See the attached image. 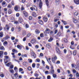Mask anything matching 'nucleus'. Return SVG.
<instances>
[{
  "mask_svg": "<svg viewBox=\"0 0 79 79\" xmlns=\"http://www.w3.org/2000/svg\"><path fill=\"white\" fill-rule=\"evenodd\" d=\"M23 64L24 66L26 67V66H27L28 65V63L27 62H24L23 63Z\"/></svg>",
  "mask_w": 79,
  "mask_h": 79,
  "instance_id": "nucleus-3",
  "label": "nucleus"
},
{
  "mask_svg": "<svg viewBox=\"0 0 79 79\" xmlns=\"http://www.w3.org/2000/svg\"><path fill=\"white\" fill-rule=\"evenodd\" d=\"M77 67H79V61H77Z\"/></svg>",
  "mask_w": 79,
  "mask_h": 79,
  "instance_id": "nucleus-43",
  "label": "nucleus"
},
{
  "mask_svg": "<svg viewBox=\"0 0 79 79\" xmlns=\"http://www.w3.org/2000/svg\"><path fill=\"white\" fill-rule=\"evenodd\" d=\"M35 32L36 34H39L40 33V31L39 30H36L35 31Z\"/></svg>",
  "mask_w": 79,
  "mask_h": 79,
  "instance_id": "nucleus-21",
  "label": "nucleus"
},
{
  "mask_svg": "<svg viewBox=\"0 0 79 79\" xmlns=\"http://www.w3.org/2000/svg\"><path fill=\"white\" fill-rule=\"evenodd\" d=\"M76 53H77V51H76V50H74L73 52V55H74L75 56V55H76Z\"/></svg>",
  "mask_w": 79,
  "mask_h": 79,
  "instance_id": "nucleus-18",
  "label": "nucleus"
},
{
  "mask_svg": "<svg viewBox=\"0 0 79 79\" xmlns=\"http://www.w3.org/2000/svg\"><path fill=\"white\" fill-rule=\"evenodd\" d=\"M40 37L43 38V37H44V33H42L40 34Z\"/></svg>",
  "mask_w": 79,
  "mask_h": 79,
  "instance_id": "nucleus-22",
  "label": "nucleus"
},
{
  "mask_svg": "<svg viewBox=\"0 0 79 79\" xmlns=\"http://www.w3.org/2000/svg\"><path fill=\"white\" fill-rule=\"evenodd\" d=\"M11 9H9L8 11L9 14H11Z\"/></svg>",
  "mask_w": 79,
  "mask_h": 79,
  "instance_id": "nucleus-35",
  "label": "nucleus"
},
{
  "mask_svg": "<svg viewBox=\"0 0 79 79\" xmlns=\"http://www.w3.org/2000/svg\"><path fill=\"white\" fill-rule=\"evenodd\" d=\"M39 6L40 8H42V1H41V0H40V1Z\"/></svg>",
  "mask_w": 79,
  "mask_h": 79,
  "instance_id": "nucleus-4",
  "label": "nucleus"
},
{
  "mask_svg": "<svg viewBox=\"0 0 79 79\" xmlns=\"http://www.w3.org/2000/svg\"><path fill=\"white\" fill-rule=\"evenodd\" d=\"M8 39H10V36H9L8 35H6L5 38H3L1 40L2 42H4L5 40H6Z\"/></svg>",
  "mask_w": 79,
  "mask_h": 79,
  "instance_id": "nucleus-1",
  "label": "nucleus"
},
{
  "mask_svg": "<svg viewBox=\"0 0 79 79\" xmlns=\"http://www.w3.org/2000/svg\"><path fill=\"white\" fill-rule=\"evenodd\" d=\"M16 16L17 17H18V16H19V14L18 13H17L16 14Z\"/></svg>",
  "mask_w": 79,
  "mask_h": 79,
  "instance_id": "nucleus-61",
  "label": "nucleus"
},
{
  "mask_svg": "<svg viewBox=\"0 0 79 79\" xmlns=\"http://www.w3.org/2000/svg\"><path fill=\"white\" fill-rule=\"evenodd\" d=\"M10 20L11 22H14V21H15V19L13 17H12L11 18Z\"/></svg>",
  "mask_w": 79,
  "mask_h": 79,
  "instance_id": "nucleus-13",
  "label": "nucleus"
},
{
  "mask_svg": "<svg viewBox=\"0 0 79 79\" xmlns=\"http://www.w3.org/2000/svg\"><path fill=\"white\" fill-rule=\"evenodd\" d=\"M12 52H17V51L15 50V49H13L12 50Z\"/></svg>",
  "mask_w": 79,
  "mask_h": 79,
  "instance_id": "nucleus-53",
  "label": "nucleus"
},
{
  "mask_svg": "<svg viewBox=\"0 0 79 79\" xmlns=\"http://www.w3.org/2000/svg\"><path fill=\"white\" fill-rule=\"evenodd\" d=\"M31 44H34V43L35 42V39H33L31 40Z\"/></svg>",
  "mask_w": 79,
  "mask_h": 79,
  "instance_id": "nucleus-12",
  "label": "nucleus"
},
{
  "mask_svg": "<svg viewBox=\"0 0 79 79\" xmlns=\"http://www.w3.org/2000/svg\"><path fill=\"white\" fill-rule=\"evenodd\" d=\"M28 63H32V60L31 59H29L28 60Z\"/></svg>",
  "mask_w": 79,
  "mask_h": 79,
  "instance_id": "nucleus-24",
  "label": "nucleus"
},
{
  "mask_svg": "<svg viewBox=\"0 0 79 79\" xmlns=\"http://www.w3.org/2000/svg\"><path fill=\"white\" fill-rule=\"evenodd\" d=\"M64 42H65V43H67V42H68V40L66 38H65L64 39Z\"/></svg>",
  "mask_w": 79,
  "mask_h": 79,
  "instance_id": "nucleus-37",
  "label": "nucleus"
},
{
  "mask_svg": "<svg viewBox=\"0 0 79 79\" xmlns=\"http://www.w3.org/2000/svg\"><path fill=\"white\" fill-rule=\"evenodd\" d=\"M42 79V77H39V78H38V77H36L35 78V79Z\"/></svg>",
  "mask_w": 79,
  "mask_h": 79,
  "instance_id": "nucleus-54",
  "label": "nucleus"
},
{
  "mask_svg": "<svg viewBox=\"0 0 79 79\" xmlns=\"http://www.w3.org/2000/svg\"><path fill=\"white\" fill-rule=\"evenodd\" d=\"M6 4V2L5 1H3L2 3V5L3 6V5H5Z\"/></svg>",
  "mask_w": 79,
  "mask_h": 79,
  "instance_id": "nucleus-41",
  "label": "nucleus"
},
{
  "mask_svg": "<svg viewBox=\"0 0 79 79\" xmlns=\"http://www.w3.org/2000/svg\"><path fill=\"white\" fill-rule=\"evenodd\" d=\"M35 64L33 63L32 64V67L33 68H35Z\"/></svg>",
  "mask_w": 79,
  "mask_h": 79,
  "instance_id": "nucleus-48",
  "label": "nucleus"
},
{
  "mask_svg": "<svg viewBox=\"0 0 79 79\" xmlns=\"http://www.w3.org/2000/svg\"><path fill=\"white\" fill-rule=\"evenodd\" d=\"M53 40V38L50 37L49 39L48 40V42H52V40Z\"/></svg>",
  "mask_w": 79,
  "mask_h": 79,
  "instance_id": "nucleus-30",
  "label": "nucleus"
},
{
  "mask_svg": "<svg viewBox=\"0 0 79 79\" xmlns=\"http://www.w3.org/2000/svg\"><path fill=\"white\" fill-rule=\"evenodd\" d=\"M0 37H3V32L0 33Z\"/></svg>",
  "mask_w": 79,
  "mask_h": 79,
  "instance_id": "nucleus-38",
  "label": "nucleus"
},
{
  "mask_svg": "<svg viewBox=\"0 0 79 79\" xmlns=\"http://www.w3.org/2000/svg\"><path fill=\"white\" fill-rule=\"evenodd\" d=\"M56 50L57 52L59 54H60V50L58 48L56 47Z\"/></svg>",
  "mask_w": 79,
  "mask_h": 79,
  "instance_id": "nucleus-5",
  "label": "nucleus"
},
{
  "mask_svg": "<svg viewBox=\"0 0 79 79\" xmlns=\"http://www.w3.org/2000/svg\"><path fill=\"white\" fill-rule=\"evenodd\" d=\"M13 67H14L13 65H11L10 66V69H13Z\"/></svg>",
  "mask_w": 79,
  "mask_h": 79,
  "instance_id": "nucleus-55",
  "label": "nucleus"
},
{
  "mask_svg": "<svg viewBox=\"0 0 79 79\" xmlns=\"http://www.w3.org/2000/svg\"><path fill=\"white\" fill-rule=\"evenodd\" d=\"M23 69L21 68H19V72H20V71H23Z\"/></svg>",
  "mask_w": 79,
  "mask_h": 79,
  "instance_id": "nucleus-45",
  "label": "nucleus"
},
{
  "mask_svg": "<svg viewBox=\"0 0 79 79\" xmlns=\"http://www.w3.org/2000/svg\"><path fill=\"white\" fill-rule=\"evenodd\" d=\"M76 76L77 78H78V77H79V73H77L76 74Z\"/></svg>",
  "mask_w": 79,
  "mask_h": 79,
  "instance_id": "nucleus-42",
  "label": "nucleus"
},
{
  "mask_svg": "<svg viewBox=\"0 0 79 79\" xmlns=\"http://www.w3.org/2000/svg\"><path fill=\"white\" fill-rule=\"evenodd\" d=\"M10 72L11 73H13L14 72V70L13 69H11L10 70Z\"/></svg>",
  "mask_w": 79,
  "mask_h": 79,
  "instance_id": "nucleus-47",
  "label": "nucleus"
},
{
  "mask_svg": "<svg viewBox=\"0 0 79 79\" xmlns=\"http://www.w3.org/2000/svg\"><path fill=\"white\" fill-rule=\"evenodd\" d=\"M48 19L47 18H46V17H44L43 18V20L44 21V22H46V21H47Z\"/></svg>",
  "mask_w": 79,
  "mask_h": 79,
  "instance_id": "nucleus-20",
  "label": "nucleus"
},
{
  "mask_svg": "<svg viewBox=\"0 0 79 79\" xmlns=\"http://www.w3.org/2000/svg\"><path fill=\"white\" fill-rule=\"evenodd\" d=\"M61 21L62 23L64 24V25H66V24H67V22H66L65 21H64L63 20H62Z\"/></svg>",
  "mask_w": 79,
  "mask_h": 79,
  "instance_id": "nucleus-19",
  "label": "nucleus"
},
{
  "mask_svg": "<svg viewBox=\"0 0 79 79\" xmlns=\"http://www.w3.org/2000/svg\"><path fill=\"white\" fill-rule=\"evenodd\" d=\"M46 3V5L48 6V0H45Z\"/></svg>",
  "mask_w": 79,
  "mask_h": 79,
  "instance_id": "nucleus-25",
  "label": "nucleus"
},
{
  "mask_svg": "<svg viewBox=\"0 0 79 79\" xmlns=\"http://www.w3.org/2000/svg\"><path fill=\"white\" fill-rule=\"evenodd\" d=\"M74 2L77 5H79V0H74Z\"/></svg>",
  "mask_w": 79,
  "mask_h": 79,
  "instance_id": "nucleus-10",
  "label": "nucleus"
},
{
  "mask_svg": "<svg viewBox=\"0 0 79 79\" xmlns=\"http://www.w3.org/2000/svg\"><path fill=\"white\" fill-rule=\"evenodd\" d=\"M52 74V76L54 78H56V77L57 76L56 75V74L53 73V74Z\"/></svg>",
  "mask_w": 79,
  "mask_h": 79,
  "instance_id": "nucleus-32",
  "label": "nucleus"
},
{
  "mask_svg": "<svg viewBox=\"0 0 79 79\" xmlns=\"http://www.w3.org/2000/svg\"><path fill=\"white\" fill-rule=\"evenodd\" d=\"M79 13H78V12H76L74 13V15L75 16H77L78 15Z\"/></svg>",
  "mask_w": 79,
  "mask_h": 79,
  "instance_id": "nucleus-29",
  "label": "nucleus"
},
{
  "mask_svg": "<svg viewBox=\"0 0 79 79\" xmlns=\"http://www.w3.org/2000/svg\"><path fill=\"white\" fill-rule=\"evenodd\" d=\"M31 53L32 55V56H33V57H34V58H35V57L36 56V55H35V53H34V52H32Z\"/></svg>",
  "mask_w": 79,
  "mask_h": 79,
  "instance_id": "nucleus-8",
  "label": "nucleus"
},
{
  "mask_svg": "<svg viewBox=\"0 0 79 79\" xmlns=\"http://www.w3.org/2000/svg\"><path fill=\"white\" fill-rule=\"evenodd\" d=\"M57 59V57L55 56L54 57H52V60L53 63H55V60Z\"/></svg>",
  "mask_w": 79,
  "mask_h": 79,
  "instance_id": "nucleus-2",
  "label": "nucleus"
},
{
  "mask_svg": "<svg viewBox=\"0 0 79 79\" xmlns=\"http://www.w3.org/2000/svg\"><path fill=\"white\" fill-rule=\"evenodd\" d=\"M23 15H24L25 16V17H27V15H28V14H27V12L26 11H23Z\"/></svg>",
  "mask_w": 79,
  "mask_h": 79,
  "instance_id": "nucleus-6",
  "label": "nucleus"
},
{
  "mask_svg": "<svg viewBox=\"0 0 79 79\" xmlns=\"http://www.w3.org/2000/svg\"><path fill=\"white\" fill-rule=\"evenodd\" d=\"M48 71H46L45 72V74H48Z\"/></svg>",
  "mask_w": 79,
  "mask_h": 79,
  "instance_id": "nucleus-60",
  "label": "nucleus"
},
{
  "mask_svg": "<svg viewBox=\"0 0 79 79\" xmlns=\"http://www.w3.org/2000/svg\"><path fill=\"white\" fill-rule=\"evenodd\" d=\"M46 68H47L48 69H49V66L47 65L46 66Z\"/></svg>",
  "mask_w": 79,
  "mask_h": 79,
  "instance_id": "nucleus-64",
  "label": "nucleus"
},
{
  "mask_svg": "<svg viewBox=\"0 0 79 79\" xmlns=\"http://www.w3.org/2000/svg\"><path fill=\"white\" fill-rule=\"evenodd\" d=\"M26 37H24L23 38V41L24 42V41H26Z\"/></svg>",
  "mask_w": 79,
  "mask_h": 79,
  "instance_id": "nucleus-62",
  "label": "nucleus"
},
{
  "mask_svg": "<svg viewBox=\"0 0 79 79\" xmlns=\"http://www.w3.org/2000/svg\"><path fill=\"white\" fill-rule=\"evenodd\" d=\"M32 16H33V17H34L35 18L36 16H37V14H36V13L33 12L32 13Z\"/></svg>",
  "mask_w": 79,
  "mask_h": 79,
  "instance_id": "nucleus-9",
  "label": "nucleus"
},
{
  "mask_svg": "<svg viewBox=\"0 0 79 79\" xmlns=\"http://www.w3.org/2000/svg\"><path fill=\"white\" fill-rule=\"evenodd\" d=\"M47 79H51V77L50 75H48L47 77Z\"/></svg>",
  "mask_w": 79,
  "mask_h": 79,
  "instance_id": "nucleus-44",
  "label": "nucleus"
},
{
  "mask_svg": "<svg viewBox=\"0 0 79 79\" xmlns=\"http://www.w3.org/2000/svg\"><path fill=\"white\" fill-rule=\"evenodd\" d=\"M17 47L18 48H19V49L20 50H21V49L22 48V46H20L19 44H18L17 45Z\"/></svg>",
  "mask_w": 79,
  "mask_h": 79,
  "instance_id": "nucleus-11",
  "label": "nucleus"
},
{
  "mask_svg": "<svg viewBox=\"0 0 79 79\" xmlns=\"http://www.w3.org/2000/svg\"><path fill=\"white\" fill-rule=\"evenodd\" d=\"M72 47H73V46H72V45H71L70 47V48H71L72 50H74L75 48H73Z\"/></svg>",
  "mask_w": 79,
  "mask_h": 79,
  "instance_id": "nucleus-49",
  "label": "nucleus"
},
{
  "mask_svg": "<svg viewBox=\"0 0 79 79\" xmlns=\"http://www.w3.org/2000/svg\"><path fill=\"white\" fill-rule=\"evenodd\" d=\"M23 19L21 18H19V20H18V22H19V23H22V22H23Z\"/></svg>",
  "mask_w": 79,
  "mask_h": 79,
  "instance_id": "nucleus-16",
  "label": "nucleus"
},
{
  "mask_svg": "<svg viewBox=\"0 0 79 79\" xmlns=\"http://www.w3.org/2000/svg\"><path fill=\"white\" fill-rule=\"evenodd\" d=\"M54 73H55V70H51V71H50L51 74H54Z\"/></svg>",
  "mask_w": 79,
  "mask_h": 79,
  "instance_id": "nucleus-27",
  "label": "nucleus"
},
{
  "mask_svg": "<svg viewBox=\"0 0 79 79\" xmlns=\"http://www.w3.org/2000/svg\"><path fill=\"white\" fill-rule=\"evenodd\" d=\"M30 35H31V34L28 33L27 35V37H30Z\"/></svg>",
  "mask_w": 79,
  "mask_h": 79,
  "instance_id": "nucleus-57",
  "label": "nucleus"
},
{
  "mask_svg": "<svg viewBox=\"0 0 79 79\" xmlns=\"http://www.w3.org/2000/svg\"><path fill=\"white\" fill-rule=\"evenodd\" d=\"M0 77H4V75L3 74H0Z\"/></svg>",
  "mask_w": 79,
  "mask_h": 79,
  "instance_id": "nucleus-52",
  "label": "nucleus"
},
{
  "mask_svg": "<svg viewBox=\"0 0 79 79\" xmlns=\"http://www.w3.org/2000/svg\"><path fill=\"white\" fill-rule=\"evenodd\" d=\"M11 39L12 40H15V37H11Z\"/></svg>",
  "mask_w": 79,
  "mask_h": 79,
  "instance_id": "nucleus-56",
  "label": "nucleus"
},
{
  "mask_svg": "<svg viewBox=\"0 0 79 79\" xmlns=\"http://www.w3.org/2000/svg\"><path fill=\"white\" fill-rule=\"evenodd\" d=\"M7 7H8V8H11L12 7V6L11 5V4H9L7 6Z\"/></svg>",
  "mask_w": 79,
  "mask_h": 79,
  "instance_id": "nucleus-26",
  "label": "nucleus"
},
{
  "mask_svg": "<svg viewBox=\"0 0 79 79\" xmlns=\"http://www.w3.org/2000/svg\"><path fill=\"white\" fill-rule=\"evenodd\" d=\"M14 10L17 11L18 10V7L17 6H15L14 8Z\"/></svg>",
  "mask_w": 79,
  "mask_h": 79,
  "instance_id": "nucleus-17",
  "label": "nucleus"
},
{
  "mask_svg": "<svg viewBox=\"0 0 79 79\" xmlns=\"http://www.w3.org/2000/svg\"><path fill=\"white\" fill-rule=\"evenodd\" d=\"M61 35V32H59L57 34V37H60Z\"/></svg>",
  "mask_w": 79,
  "mask_h": 79,
  "instance_id": "nucleus-31",
  "label": "nucleus"
},
{
  "mask_svg": "<svg viewBox=\"0 0 79 79\" xmlns=\"http://www.w3.org/2000/svg\"><path fill=\"white\" fill-rule=\"evenodd\" d=\"M0 49L1 50H5V49H4V47L3 46H2V47H1Z\"/></svg>",
  "mask_w": 79,
  "mask_h": 79,
  "instance_id": "nucleus-58",
  "label": "nucleus"
},
{
  "mask_svg": "<svg viewBox=\"0 0 79 79\" xmlns=\"http://www.w3.org/2000/svg\"><path fill=\"white\" fill-rule=\"evenodd\" d=\"M3 53V51H0V57H1V56H2Z\"/></svg>",
  "mask_w": 79,
  "mask_h": 79,
  "instance_id": "nucleus-33",
  "label": "nucleus"
},
{
  "mask_svg": "<svg viewBox=\"0 0 79 79\" xmlns=\"http://www.w3.org/2000/svg\"><path fill=\"white\" fill-rule=\"evenodd\" d=\"M33 8L34 10L36 11H37V8L36 7L35 5H33Z\"/></svg>",
  "mask_w": 79,
  "mask_h": 79,
  "instance_id": "nucleus-7",
  "label": "nucleus"
},
{
  "mask_svg": "<svg viewBox=\"0 0 79 79\" xmlns=\"http://www.w3.org/2000/svg\"><path fill=\"white\" fill-rule=\"evenodd\" d=\"M67 51L66 50V49H64V53H66Z\"/></svg>",
  "mask_w": 79,
  "mask_h": 79,
  "instance_id": "nucleus-59",
  "label": "nucleus"
},
{
  "mask_svg": "<svg viewBox=\"0 0 79 79\" xmlns=\"http://www.w3.org/2000/svg\"><path fill=\"white\" fill-rule=\"evenodd\" d=\"M56 2L57 4H59V3H60V0H56Z\"/></svg>",
  "mask_w": 79,
  "mask_h": 79,
  "instance_id": "nucleus-39",
  "label": "nucleus"
},
{
  "mask_svg": "<svg viewBox=\"0 0 79 79\" xmlns=\"http://www.w3.org/2000/svg\"><path fill=\"white\" fill-rule=\"evenodd\" d=\"M23 35H26V32L23 31Z\"/></svg>",
  "mask_w": 79,
  "mask_h": 79,
  "instance_id": "nucleus-63",
  "label": "nucleus"
},
{
  "mask_svg": "<svg viewBox=\"0 0 79 79\" xmlns=\"http://www.w3.org/2000/svg\"><path fill=\"white\" fill-rule=\"evenodd\" d=\"M51 70H54V68H53V67L52 65L51 67Z\"/></svg>",
  "mask_w": 79,
  "mask_h": 79,
  "instance_id": "nucleus-51",
  "label": "nucleus"
},
{
  "mask_svg": "<svg viewBox=\"0 0 79 79\" xmlns=\"http://www.w3.org/2000/svg\"><path fill=\"white\" fill-rule=\"evenodd\" d=\"M39 24H41V25H43V24H44V23H43V22L41 20H39Z\"/></svg>",
  "mask_w": 79,
  "mask_h": 79,
  "instance_id": "nucleus-14",
  "label": "nucleus"
},
{
  "mask_svg": "<svg viewBox=\"0 0 79 79\" xmlns=\"http://www.w3.org/2000/svg\"><path fill=\"white\" fill-rule=\"evenodd\" d=\"M73 22H74V23H77V20L75 19H73Z\"/></svg>",
  "mask_w": 79,
  "mask_h": 79,
  "instance_id": "nucleus-28",
  "label": "nucleus"
},
{
  "mask_svg": "<svg viewBox=\"0 0 79 79\" xmlns=\"http://www.w3.org/2000/svg\"><path fill=\"white\" fill-rule=\"evenodd\" d=\"M2 22H5V18L2 17Z\"/></svg>",
  "mask_w": 79,
  "mask_h": 79,
  "instance_id": "nucleus-50",
  "label": "nucleus"
},
{
  "mask_svg": "<svg viewBox=\"0 0 79 79\" xmlns=\"http://www.w3.org/2000/svg\"><path fill=\"white\" fill-rule=\"evenodd\" d=\"M24 10V6L23 5H22V7H21V10L23 11Z\"/></svg>",
  "mask_w": 79,
  "mask_h": 79,
  "instance_id": "nucleus-34",
  "label": "nucleus"
},
{
  "mask_svg": "<svg viewBox=\"0 0 79 79\" xmlns=\"http://www.w3.org/2000/svg\"><path fill=\"white\" fill-rule=\"evenodd\" d=\"M3 44L4 45H5V46H6V45H8V42H7V41H5L3 43Z\"/></svg>",
  "mask_w": 79,
  "mask_h": 79,
  "instance_id": "nucleus-23",
  "label": "nucleus"
},
{
  "mask_svg": "<svg viewBox=\"0 0 79 79\" xmlns=\"http://www.w3.org/2000/svg\"><path fill=\"white\" fill-rule=\"evenodd\" d=\"M34 75L35 77H38L39 76V75L37 73H35Z\"/></svg>",
  "mask_w": 79,
  "mask_h": 79,
  "instance_id": "nucleus-40",
  "label": "nucleus"
},
{
  "mask_svg": "<svg viewBox=\"0 0 79 79\" xmlns=\"http://www.w3.org/2000/svg\"><path fill=\"white\" fill-rule=\"evenodd\" d=\"M32 68L30 67H28L27 69L29 70V71H31V69Z\"/></svg>",
  "mask_w": 79,
  "mask_h": 79,
  "instance_id": "nucleus-46",
  "label": "nucleus"
},
{
  "mask_svg": "<svg viewBox=\"0 0 79 79\" xmlns=\"http://www.w3.org/2000/svg\"><path fill=\"white\" fill-rule=\"evenodd\" d=\"M11 64V63L10 62H9L8 63L6 64V66H10V64Z\"/></svg>",
  "mask_w": 79,
  "mask_h": 79,
  "instance_id": "nucleus-36",
  "label": "nucleus"
},
{
  "mask_svg": "<svg viewBox=\"0 0 79 79\" xmlns=\"http://www.w3.org/2000/svg\"><path fill=\"white\" fill-rule=\"evenodd\" d=\"M46 47H47V48H51V45L50 44H46Z\"/></svg>",
  "mask_w": 79,
  "mask_h": 79,
  "instance_id": "nucleus-15",
  "label": "nucleus"
}]
</instances>
